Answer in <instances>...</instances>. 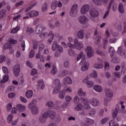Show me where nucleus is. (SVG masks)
I'll list each match as a JSON object with an SVG mask.
<instances>
[{
  "instance_id": "nucleus-14",
  "label": "nucleus",
  "mask_w": 126,
  "mask_h": 126,
  "mask_svg": "<svg viewBox=\"0 0 126 126\" xmlns=\"http://www.w3.org/2000/svg\"><path fill=\"white\" fill-rule=\"evenodd\" d=\"M89 9H90L89 5L85 4L82 7L81 12L82 14H85L86 12H88V11H89Z\"/></svg>"
},
{
  "instance_id": "nucleus-24",
  "label": "nucleus",
  "mask_w": 126,
  "mask_h": 126,
  "mask_svg": "<svg viewBox=\"0 0 126 126\" xmlns=\"http://www.w3.org/2000/svg\"><path fill=\"white\" fill-rule=\"evenodd\" d=\"M118 9L119 12L121 13H124V12H125V8L124 7V4H123V3H120L119 4Z\"/></svg>"
},
{
  "instance_id": "nucleus-48",
  "label": "nucleus",
  "mask_w": 126,
  "mask_h": 126,
  "mask_svg": "<svg viewBox=\"0 0 126 126\" xmlns=\"http://www.w3.org/2000/svg\"><path fill=\"white\" fill-rule=\"evenodd\" d=\"M95 114H96V110H95V109L93 108L90 111L89 113V116H92V117H93V116H94Z\"/></svg>"
},
{
  "instance_id": "nucleus-15",
  "label": "nucleus",
  "mask_w": 126,
  "mask_h": 126,
  "mask_svg": "<svg viewBox=\"0 0 126 126\" xmlns=\"http://www.w3.org/2000/svg\"><path fill=\"white\" fill-rule=\"evenodd\" d=\"M44 25H38L36 28V30L35 31V33L36 34H40V33H42V32H43V31L44 30Z\"/></svg>"
},
{
  "instance_id": "nucleus-34",
  "label": "nucleus",
  "mask_w": 126,
  "mask_h": 126,
  "mask_svg": "<svg viewBox=\"0 0 126 126\" xmlns=\"http://www.w3.org/2000/svg\"><path fill=\"white\" fill-rule=\"evenodd\" d=\"M94 89L95 91H97V92H102V87L101 86H98V85H96L94 87Z\"/></svg>"
},
{
  "instance_id": "nucleus-52",
  "label": "nucleus",
  "mask_w": 126,
  "mask_h": 126,
  "mask_svg": "<svg viewBox=\"0 0 126 126\" xmlns=\"http://www.w3.org/2000/svg\"><path fill=\"white\" fill-rule=\"evenodd\" d=\"M81 100L82 101V103H83V104H84V105H85L86 104H87V103H88V100H87V98H86L83 97V98H81Z\"/></svg>"
},
{
  "instance_id": "nucleus-22",
  "label": "nucleus",
  "mask_w": 126,
  "mask_h": 126,
  "mask_svg": "<svg viewBox=\"0 0 126 126\" xmlns=\"http://www.w3.org/2000/svg\"><path fill=\"white\" fill-rule=\"evenodd\" d=\"M105 94L107 97L108 98H112L113 97V93L111 91V90L109 89H105Z\"/></svg>"
},
{
  "instance_id": "nucleus-42",
  "label": "nucleus",
  "mask_w": 126,
  "mask_h": 126,
  "mask_svg": "<svg viewBox=\"0 0 126 126\" xmlns=\"http://www.w3.org/2000/svg\"><path fill=\"white\" fill-rule=\"evenodd\" d=\"M59 95L60 99H63L64 95H65V92L63 91H61L59 92Z\"/></svg>"
},
{
  "instance_id": "nucleus-16",
  "label": "nucleus",
  "mask_w": 126,
  "mask_h": 126,
  "mask_svg": "<svg viewBox=\"0 0 126 126\" xmlns=\"http://www.w3.org/2000/svg\"><path fill=\"white\" fill-rule=\"evenodd\" d=\"M109 0H93V1L96 4V5H101L102 2L103 3H107Z\"/></svg>"
},
{
  "instance_id": "nucleus-36",
  "label": "nucleus",
  "mask_w": 126,
  "mask_h": 126,
  "mask_svg": "<svg viewBox=\"0 0 126 126\" xmlns=\"http://www.w3.org/2000/svg\"><path fill=\"white\" fill-rule=\"evenodd\" d=\"M63 81L67 83V84H70L71 83V79L69 77H66L63 79Z\"/></svg>"
},
{
  "instance_id": "nucleus-57",
  "label": "nucleus",
  "mask_w": 126,
  "mask_h": 126,
  "mask_svg": "<svg viewBox=\"0 0 126 126\" xmlns=\"http://www.w3.org/2000/svg\"><path fill=\"white\" fill-rule=\"evenodd\" d=\"M5 59V56L3 55L0 56V63H2L4 62Z\"/></svg>"
},
{
  "instance_id": "nucleus-27",
  "label": "nucleus",
  "mask_w": 126,
  "mask_h": 126,
  "mask_svg": "<svg viewBox=\"0 0 126 126\" xmlns=\"http://www.w3.org/2000/svg\"><path fill=\"white\" fill-rule=\"evenodd\" d=\"M22 39H23V36H21L20 39L19 41L21 42V46L22 48H23L22 51H25V41H22Z\"/></svg>"
},
{
  "instance_id": "nucleus-7",
  "label": "nucleus",
  "mask_w": 126,
  "mask_h": 126,
  "mask_svg": "<svg viewBox=\"0 0 126 126\" xmlns=\"http://www.w3.org/2000/svg\"><path fill=\"white\" fill-rule=\"evenodd\" d=\"M117 53L118 55L126 59V49H124L123 47L120 46L118 48Z\"/></svg>"
},
{
  "instance_id": "nucleus-62",
  "label": "nucleus",
  "mask_w": 126,
  "mask_h": 126,
  "mask_svg": "<svg viewBox=\"0 0 126 126\" xmlns=\"http://www.w3.org/2000/svg\"><path fill=\"white\" fill-rule=\"evenodd\" d=\"M68 55L69 56H73L74 55V51H73L72 49H69L68 51Z\"/></svg>"
},
{
  "instance_id": "nucleus-3",
  "label": "nucleus",
  "mask_w": 126,
  "mask_h": 126,
  "mask_svg": "<svg viewBox=\"0 0 126 126\" xmlns=\"http://www.w3.org/2000/svg\"><path fill=\"white\" fill-rule=\"evenodd\" d=\"M74 49L80 50L83 48V43L81 41L78 42V38H76L74 40Z\"/></svg>"
},
{
  "instance_id": "nucleus-44",
  "label": "nucleus",
  "mask_w": 126,
  "mask_h": 126,
  "mask_svg": "<svg viewBox=\"0 0 126 126\" xmlns=\"http://www.w3.org/2000/svg\"><path fill=\"white\" fill-rule=\"evenodd\" d=\"M58 48V42L54 41L52 44V51H56V49Z\"/></svg>"
},
{
  "instance_id": "nucleus-45",
  "label": "nucleus",
  "mask_w": 126,
  "mask_h": 126,
  "mask_svg": "<svg viewBox=\"0 0 126 126\" xmlns=\"http://www.w3.org/2000/svg\"><path fill=\"white\" fill-rule=\"evenodd\" d=\"M86 122L88 126H91L94 124V120L91 119H87Z\"/></svg>"
},
{
  "instance_id": "nucleus-59",
  "label": "nucleus",
  "mask_w": 126,
  "mask_h": 126,
  "mask_svg": "<svg viewBox=\"0 0 126 126\" xmlns=\"http://www.w3.org/2000/svg\"><path fill=\"white\" fill-rule=\"evenodd\" d=\"M11 109H12V104L11 103H9L7 106V112H9V111H10V110H11Z\"/></svg>"
},
{
  "instance_id": "nucleus-38",
  "label": "nucleus",
  "mask_w": 126,
  "mask_h": 126,
  "mask_svg": "<svg viewBox=\"0 0 126 126\" xmlns=\"http://www.w3.org/2000/svg\"><path fill=\"white\" fill-rule=\"evenodd\" d=\"M78 94L79 96H81L82 97L85 96V93L84 92L83 90H82V89H79Z\"/></svg>"
},
{
  "instance_id": "nucleus-29",
  "label": "nucleus",
  "mask_w": 126,
  "mask_h": 126,
  "mask_svg": "<svg viewBox=\"0 0 126 126\" xmlns=\"http://www.w3.org/2000/svg\"><path fill=\"white\" fill-rule=\"evenodd\" d=\"M108 53H111L110 57H111L112 59H114V55L115 54V50H114V47L112 46L110 47Z\"/></svg>"
},
{
  "instance_id": "nucleus-55",
  "label": "nucleus",
  "mask_w": 126,
  "mask_h": 126,
  "mask_svg": "<svg viewBox=\"0 0 126 126\" xmlns=\"http://www.w3.org/2000/svg\"><path fill=\"white\" fill-rule=\"evenodd\" d=\"M46 105L48 107H54V106L55 105V104H54V102H53L52 101H48L46 104Z\"/></svg>"
},
{
  "instance_id": "nucleus-12",
  "label": "nucleus",
  "mask_w": 126,
  "mask_h": 126,
  "mask_svg": "<svg viewBox=\"0 0 126 126\" xmlns=\"http://www.w3.org/2000/svg\"><path fill=\"white\" fill-rule=\"evenodd\" d=\"M90 14L91 17H98L99 16V12L96 9L93 8L90 11Z\"/></svg>"
},
{
  "instance_id": "nucleus-39",
  "label": "nucleus",
  "mask_w": 126,
  "mask_h": 126,
  "mask_svg": "<svg viewBox=\"0 0 126 126\" xmlns=\"http://www.w3.org/2000/svg\"><path fill=\"white\" fill-rule=\"evenodd\" d=\"M26 32L29 34V35H31L32 33L34 32V30L31 28L27 27L26 30Z\"/></svg>"
},
{
  "instance_id": "nucleus-64",
  "label": "nucleus",
  "mask_w": 126,
  "mask_h": 126,
  "mask_svg": "<svg viewBox=\"0 0 126 126\" xmlns=\"http://www.w3.org/2000/svg\"><path fill=\"white\" fill-rule=\"evenodd\" d=\"M39 121L41 123H45V122H46V119L42 116H40L39 117Z\"/></svg>"
},
{
  "instance_id": "nucleus-37",
  "label": "nucleus",
  "mask_w": 126,
  "mask_h": 126,
  "mask_svg": "<svg viewBox=\"0 0 126 126\" xmlns=\"http://www.w3.org/2000/svg\"><path fill=\"white\" fill-rule=\"evenodd\" d=\"M57 72H58V69H57V67L53 66L51 70V74L55 75V74H57Z\"/></svg>"
},
{
  "instance_id": "nucleus-40",
  "label": "nucleus",
  "mask_w": 126,
  "mask_h": 126,
  "mask_svg": "<svg viewBox=\"0 0 126 126\" xmlns=\"http://www.w3.org/2000/svg\"><path fill=\"white\" fill-rule=\"evenodd\" d=\"M20 29V27H16V28H14L11 31V34H15V33H17V32Z\"/></svg>"
},
{
  "instance_id": "nucleus-54",
  "label": "nucleus",
  "mask_w": 126,
  "mask_h": 126,
  "mask_svg": "<svg viewBox=\"0 0 126 126\" xmlns=\"http://www.w3.org/2000/svg\"><path fill=\"white\" fill-rule=\"evenodd\" d=\"M83 57V52H81L77 57V61H79Z\"/></svg>"
},
{
  "instance_id": "nucleus-8",
  "label": "nucleus",
  "mask_w": 126,
  "mask_h": 126,
  "mask_svg": "<svg viewBox=\"0 0 126 126\" xmlns=\"http://www.w3.org/2000/svg\"><path fill=\"white\" fill-rule=\"evenodd\" d=\"M13 72H14L15 76H18V75H19V73H20V65L16 64L14 66Z\"/></svg>"
},
{
  "instance_id": "nucleus-13",
  "label": "nucleus",
  "mask_w": 126,
  "mask_h": 126,
  "mask_svg": "<svg viewBox=\"0 0 126 126\" xmlns=\"http://www.w3.org/2000/svg\"><path fill=\"white\" fill-rule=\"evenodd\" d=\"M114 1H115L114 0H110V2H109V6L107 8V11L106 12V13H105L103 16V19H106V18H107V16L109 15V12H110V9H111V8L112 7V5L113 3H114Z\"/></svg>"
},
{
  "instance_id": "nucleus-35",
  "label": "nucleus",
  "mask_w": 126,
  "mask_h": 126,
  "mask_svg": "<svg viewBox=\"0 0 126 126\" xmlns=\"http://www.w3.org/2000/svg\"><path fill=\"white\" fill-rule=\"evenodd\" d=\"M82 109H83V106H82V104L80 103L79 104H77L75 107V111H81Z\"/></svg>"
},
{
  "instance_id": "nucleus-1",
  "label": "nucleus",
  "mask_w": 126,
  "mask_h": 126,
  "mask_svg": "<svg viewBox=\"0 0 126 126\" xmlns=\"http://www.w3.org/2000/svg\"><path fill=\"white\" fill-rule=\"evenodd\" d=\"M26 16L23 17V19H27L29 17H36L39 15V12L32 10L31 12H29L26 14Z\"/></svg>"
},
{
  "instance_id": "nucleus-47",
  "label": "nucleus",
  "mask_w": 126,
  "mask_h": 126,
  "mask_svg": "<svg viewBox=\"0 0 126 126\" xmlns=\"http://www.w3.org/2000/svg\"><path fill=\"white\" fill-rule=\"evenodd\" d=\"M58 5V1H55L53 2L51 4V8L53 10L57 8V6Z\"/></svg>"
},
{
  "instance_id": "nucleus-61",
  "label": "nucleus",
  "mask_w": 126,
  "mask_h": 126,
  "mask_svg": "<svg viewBox=\"0 0 126 126\" xmlns=\"http://www.w3.org/2000/svg\"><path fill=\"white\" fill-rule=\"evenodd\" d=\"M2 70H3V72L4 73H8V69H7V67H5V66H3L2 67Z\"/></svg>"
},
{
  "instance_id": "nucleus-63",
  "label": "nucleus",
  "mask_w": 126,
  "mask_h": 126,
  "mask_svg": "<svg viewBox=\"0 0 126 126\" xmlns=\"http://www.w3.org/2000/svg\"><path fill=\"white\" fill-rule=\"evenodd\" d=\"M60 122H61V116L58 115L56 117V122L59 123Z\"/></svg>"
},
{
  "instance_id": "nucleus-23",
  "label": "nucleus",
  "mask_w": 126,
  "mask_h": 126,
  "mask_svg": "<svg viewBox=\"0 0 126 126\" xmlns=\"http://www.w3.org/2000/svg\"><path fill=\"white\" fill-rule=\"evenodd\" d=\"M38 86L39 89L43 90L45 88V85L43 80H40L38 81Z\"/></svg>"
},
{
  "instance_id": "nucleus-50",
  "label": "nucleus",
  "mask_w": 126,
  "mask_h": 126,
  "mask_svg": "<svg viewBox=\"0 0 126 126\" xmlns=\"http://www.w3.org/2000/svg\"><path fill=\"white\" fill-rule=\"evenodd\" d=\"M44 48H45V45L43 44H40L39 45V47H38V52L40 53H41V51H43V50L44 49Z\"/></svg>"
},
{
  "instance_id": "nucleus-11",
  "label": "nucleus",
  "mask_w": 126,
  "mask_h": 126,
  "mask_svg": "<svg viewBox=\"0 0 126 126\" xmlns=\"http://www.w3.org/2000/svg\"><path fill=\"white\" fill-rule=\"evenodd\" d=\"M83 83H86L89 88L93 87V86L94 85V83L93 81L89 80V77H88V76H86L84 79Z\"/></svg>"
},
{
  "instance_id": "nucleus-43",
  "label": "nucleus",
  "mask_w": 126,
  "mask_h": 126,
  "mask_svg": "<svg viewBox=\"0 0 126 126\" xmlns=\"http://www.w3.org/2000/svg\"><path fill=\"white\" fill-rule=\"evenodd\" d=\"M4 49H7L8 50H10V49H12V45L10 43H6L4 44L3 46Z\"/></svg>"
},
{
  "instance_id": "nucleus-19",
  "label": "nucleus",
  "mask_w": 126,
  "mask_h": 126,
  "mask_svg": "<svg viewBox=\"0 0 126 126\" xmlns=\"http://www.w3.org/2000/svg\"><path fill=\"white\" fill-rule=\"evenodd\" d=\"M91 104L94 107H97V106H99V100L96 98H93L92 99Z\"/></svg>"
},
{
  "instance_id": "nucleus-18",
  "label": "nucleus",
  "mask_w": 126,
  "mask_h": 126,
  "mask_svg": "<svg viewBox=\"0 0 126 126\" xmlns=\"http://www.w3.org/2000/svg\"><path fill=\"white\" fill-rule=\"evenodd\" d=\"M16 108L19 112H24L26 110V106L21 104H18L16 105Z\"/></svg>"
},
{
  "instance_id": "nucleus-10",
  "label": "nucleus",
  "mask_w": 126,
  "mask_h": 126,
  "mask_svg": "<svg viewBox=\"0 0 126 126\" xmlns=\"http://www.w3.org/2000/svg\"><path fill=\"white\" fill-rule=\"evenodd\" d=\"M78 11V5L76 4H74L72 5V8H71L70 11V14L72 15V14H77V12Z\"/></svg>"
},
{
  "instance_id": "nucleus-46",
  "label": "nucleus",
  "mask_w": 126,
  "mask_h": 126,
  "mask_svg": "<svg viewBox=\"0 0 126 126\" xmlns=\"http://www.w3.org/2000/svg\"><path fill=\"white\" fill-rule=\"evenodd\" d=\"M12 120H13V115L10 114L8 115L7 117V122L8 124H10L11 122H12Z\"/></svg>"
},
{
  "instance_id": "nucleus-5",
  "label": "nucleus",
  "mask_w": 126,
  "mask_h": 126,
  "mask_svg": "<svg viewBox=\"0 0 126 126\" xmlns=\"http://www.w3.org/2000/svg\"><path fill=\"white\" fill-rule=\"evenodd\" d=\"M85 52L87 53V55L89 58H92L93 56H94V50L91 46H87L85 49Z\"/></svg>"
},
{
  "instance_id": "nucleus-17",
  "label": "nucleus",
  "mask_w": 126,
  "mask_h": 126,
  "mask_svg": "<svg viewBox=\"0 0 126 126\" xmlns=\"http://www.w3.org/2000/svg\"><path fill=\"white\" fill-rule=\"evenodd\" d=\"M68 74V71L66 70H63L59 72L58 75L59 77H64L65 75Z\"/></svg>"
},
{
  "instance_id": "nucleus-51",
  "label": "nucleus",
  "mask_w": 126,
  "mask_h": 126,
  "mask_svg": "<svg viewBox=\"0 0 126 126\" xmlns=\"http://www.w3.org/2000/svg\"><path fill=\"white\" fill-rule=\"evenodd\" d=\"M35 56V51L32 50L30 52L29 58L30 59H32Z\"/></svg>"
},
{
  "instance_id": "nucleus-31",
  "label": "nucleus",
  "mask_w": 126,
  "mask_h": 126,
  "mask_svg": "<svg viewBox=\"0 0 126 126\" xmlns=\"http://www.w3.org/2000/svg\"><path fill=\"white\" fill-rule=\"evenodd\" d=\"M49 37H50V38L48 39V43H49V44H51L52 42H53V40H54V34L52 32H50L48 34Z\"/></svg>"
},
{
  "instance_id": "nucleus-28",
  "label": "nucleus",
  "mask_w": 126,
  "mask_h": 126,
  "mask_svg": "<svg viewBox=\"0 0 126 126\" xmlns=\"http://www.w3.org/2000/svg\"><path fill=\"white\" fill-rule=\"evenodd\" d=\"M26 95L28 99H30L33 96V91L32 90L27 91Z\"/></svg>"
},
{
  "instance_id": "nucleus-9",
  "label": "nucleus",
  "mask_w": 126,
  "mask_h": 126,
  "mask_svg": "<svg viewBox=\"0 0 126 126\" xmlns=\"http://www.w3.org/2000/svg\"><path fill=\"white\" fill-rule=\"evenodd\" d=\"M121 112H122V111L121 110V109H120V106L119 104H117L115 111H114L112 114L113 119L116 120V118H117V116H118V113H121Z\"/></svg>"
},
{
  "instance_id": "nucleus-32",
  "label": "nucleus",
  "mask_w": 126,
  "mask_h": 126,
  "mask_svg": "<svg viewBox=\"0 0 126 126\" xmlns=\"http://www.w3.org/2000/svg\"><path fill=\"white\" fill-rule=\"evenodd\" d=\"M6 14V10L1 9L0 11V19L4 17Z\"/></svg>"
},
{
  "instance_id": "nucleus-25",
  "label": "nucleus",
  "mask_w": 126,
  "mask_h": 126,
  "mask_svg": "<svg viewBox=\"0 0 126 126\" xmlns=\"http://www.w3.org/2000/svg\"><path fill=\"white\" fill-rule=\"evenodd\" d=\"M53 84L55 86H62V84L61 83V81L58 78H56L53 81Z\"/></svg>"
},
{
  "instance_id": "nucleus-26",
  "label": "nucleus",
  "mask_w": 126,
  "mask_h": 126,
  "mask_svg": "<svg viewBox=\"0 0 126 126\" xmlns=\"http://www.w3.org/2000/svg\"><path fill=\"white\" fill-rule=\"evenodd\" d=\"M49 116L51 120H54L56 117V112L53 111H48Z\"/></svg>"
},
{
  "instance_id": "nucleus-49",
  "label": "nucleus",
  "mask_w": 126,
  "mask_h": 126,
  "mask_svg": "<svg viewBox=\"0 0 126 126\" xmlns=\"http://www.w3.org/2000/svg\"><path fill=\"white\" fill-rule=\"evenodd\" d=\"M108 121H109L108 117L104 118L100 121V124L101 125H105Z\"/></svg>"
},
{
  "instance_id": "nucleus-6",
  "label": "nucleus",
  "mask_w": 126,
  "mask_h": 126,
  "mask_svg": "<svg viewBox=\"0 0 126 126\" xmlns=\"http://www.w3.org/2000/svg\"><path fill=\"white\" fill-rule=\"evenodd\" d=\"M79 22L81 23V24H83V25H85L87 24L86 27H88L89 26V24H87L88 22V19L86 18V17L85 16H81L78 18Z\"/></svg>"
},
{
  "instance_id": "nucleus-2",
  "label": "nucleus",
  "mask_w": 126,
  "mask_h": 126,
  "mask_svg": "<svg viewBox=\"0 0 126 126\" xmlns=\"http://www.w3.org/2000/svg\"><path fill=\"white\" fill-rule=\"evenodd\" d=\"M80 64H83L81 68L82 71H85L88 69L89 63L85 61V57L82 58V60L80 63Z\"/></svg>"
},
{
  "instance_id": "nucleus-21",
  "label": "nucleus",
  "mask_w": 126,
  "mask_h": 126,
  "mask_svg": "<svg viewBox=\"0 0 126 126\" xmlns=\"http://www.w3.org/2000/svg\"><path fill=\"white\" fill-rule=\"evenodd\" d=\"M61 89H62V86H55L53 91V94H58L61 91Z\"/></svg>"
},
{
  "instance_id": "nucleus-60",
  "label": "nucleus",
  "mask_w": 126,
  "mask_h": 126,
  "mask_svg": "<svg viewBox=\"0 0 126 126\" xmlns=\"http://www.w3.org/2000/svg\"><path fill=\"white\" fill-rule=\"evenodd\" d=\"M16 96V94L14 93H11L8 94V97L9 98H14Z\"/></svg>"
},
{
  "instance_id": "nucleus-53",
  "label": "nucleus",
  "mask_w": 126,
  "mask_h": 126,
  "mask_svg": "<svg viewBox=\"0 0 126 126\" xmlns=\"http://www.w3.org/2000/svg\"><path fill=\"white\" fill-rule=\"evenodd\" d=\"M57 49L58 51H59L60 53H63V47L60 45H57Z\"/></svg>"
},
{
  "instance_id": "nucleus-20",
  "label": "nucleus",
  "mask_w": 126,
  "mask_h": 126,
  "mask_svg": "<svg viewBox=\"0 0 126 126\" xmlns=\"http://www.w3.org/2000/svg\"><path fill=\"white\" fill-rule=\"evenodd\" d=\"M77 36L79 39H83V38H84V30H81L78 31Z\"/></svg>"
},
{
  "instance_id": "nucleus-30",
  "label": "nucleus",
  "mask_w": 126,
  "mask_h": 126,
  "mask_svg": "<svg viewBox=\"0 0 126 126\" xmlns=\"http://www.w3.org/2000/svg\"><path fill=\"white\" fill-rule=\"evenodd\" d=\"M8 75L7 74L4 75L3 77V80H1V83L3 84L8 81Z\"/></svg>"
},
{
  "instance_id": "nucleus-58",
  "label": "nucleus",
  "mask_w": 126,
  "mask_h": 126,
  "mask_svg": "<svg viewBox=\"0 0 126 126\" xmlns=\"http://www.w3.org/2000/svg\"><path fill=\"white\" fill-rule=\"evenodd\" d=\"M63 65L64 67H69V65H70L69 62L68 61H65L63 63Z\"/></svg>"
},
{
  "instance_id": "nucleus-4",
  "label": "nucleus",
  "mask_w": 126,
  "mask_h": 126,
  "mask_svg": "<svg viewBox=\"0 0 126 126\" xmlns=\"http://www.w3.org/2000/svg\"><path fill=\"white\" fill-rule=\"evenodd\" d=\"M28 107L31 110L32 115H38L39 114V108L36 106H33L32 104H29Z\"/></svg>"
},
{
  "instance_id": "nucleus-56",
  "label": "nucleus",
  "mask_w": 126,
  "mask_h": 126,
  "mask_svg": "<svg viewBox=\"0 0 126 126\" xmlns=\"http://www.w3.org/2000/svg\"><path fill=\"white\" fill-rule=\"evenodd\" d=\"M47 8H48V5L47 4V3H45L42 6V11L43 12L46 11Z\"/></svg>"
},
{
  "instance_id": "nucleus-33",
  "label": "nucleus",
  "mask_w": 126,
  "mask_h": 126,
  "mask_svg": "<svg viewBox=\"0 0 126 126\" xmlns=\"http://www.w3.org/2000/svg\"><path fill=\"white\" fill-rule=\"evenodd\" d=\"M102 62L100 61V63H96L94 64V67L96 69H99L100 68H103V64H102Z\"/></svg>"
},
{
  "instance_id": "nucleus-41",
  "label": "nucleus",
  "mask_w": 126,
  "mask_h": 126,
  "mask_svg": "<svg viewBox=\"0 0 126 126\" xmlns=\"http://www.w3.org/2000/svg\"><path fill=\"white\" fill-rule=\"evenodd\" d=\"M36 4H37V3L34 2L32 5H31L30 6H29V7L27 8V9L25 10V12H27V11H29V10H31V9H32V8H33V7H34V6L36 5Z\"/></svg>"
}]
</instances>
